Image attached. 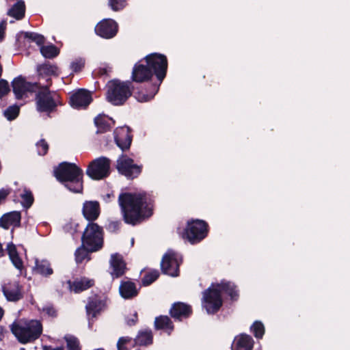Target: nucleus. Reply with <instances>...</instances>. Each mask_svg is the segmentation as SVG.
I'll return each mask as SVG.
<instances>
[{"mask_svg":"<svg viewBox=\"0 0 350 350\" xmlns=\"http://www.w3.org/2000/svg\"><path fill=\"white\" fill-rule=\"evenodd\" d=\"M54 176L68 190L75 193H82L83 190V171L74 163L64 161L54 169Z\"/></svg>","mask_w":350,"mask_h":350,"instance_id":"7ed1b4c3","label":"nucleus"},{"mask_svg":"<svg viewBox=\"0 0 350 350\" xmlns=\"http://www.w3.org/2000/svg\"><path fill=\"white\" fill-rule=\"evenodd\" d=\"M23 286L19 282H9L2 286V291L6 299L9 301L16 302L23 298Z\"/></svg>","mask_w":350,"mask_h":350,"instance_id":"412c9836","label":"nucleus"},{"mask_svg":"<svg viewBox=\"0 0 350 350\" xmlns=\"http://www.w3.org/2000/svg\"><path fill=\"white\" fill-rule=\"evenodd\" d=\"M10 329L21 344L34 342L43 332V326L40 321L32 319L25 321L23 324L14 322Z\"/></svg>","mask_w":350,"mask_h":350,"instance_id":"39448f33","label":"nucleus"},{"mask_svg":"<svg viewBox=\"0 0 350 350\" xmlns=\"http://www.w3.org/2000/svg\"><path fill=\"white\" fill-rule=\"evenodd\" d=\"M215 286L219 288L221 294L222 293L227 294L231 301H235L238 300L239 297V291L237 286L234 283L222 280L219 283L216 282Z\"/></svg>","mask_w":350,"mask_h":350,"instance_id":"bb28decb","label":"nucleus"},{"mask_svg":"<svg viewBox=\"0 0 350 350\" xmlns=\"http://www.w3.org/2000/svg\"><path fill=\"white\" fill-rule=\"evenodd\" d=\"M119 293L124 299H132L138 295L139 289L133 282L122 280L119 286Z\"/></svg>","mask_w":350,"mask_h":350,"instance_id":"5701e85b","label":"nucleus"},{"mask_svg":"<svg viewBox=\"0 0 350 350\" xmlns=\"http://www.w3.org/2000/svg\"><path fill=\"white\" fill-rule=\"evenodd\" d=\"M12 189L10 187L0 189V204L5 202L7 197L11 193Z\"/></svg>","mask_w":350,"mask_h":350,"instance_id":"603ef678","label":"nucleus"},{"mask_svg":"<svg viewBox=\"0 0 350 350\" xmlns=\"http://www.w3.org/2000/svg\"><path fill=\"white\" fill-rule=\"evenodd\" d=\"M33 273L44 278H49L53 274L54 271L49 260L36 259L35 265L33 267Z\"/></svg>","mask_w":350,"mask_h":350,"instance_id":"a878e982","label":"nucleus"},{"mask_svg":"<svg viewBox=\"0 0 350 350\" xmlns=\"http://www.w3.org/2000/svg\"><path fill=\"white\" fill-rule=\"evenodd\" d=\"M6 21H2L0 23V42H1L5 37V31L6 29Z\"/></svg>","mask_w":350,"mask_h":350,"instance_id":"4d7b16f0","label":"nucleus"},{"mask_svg":"<svg viewBox=\"0 0 350 350\" xmlns=\"http://www.w3.org/2000/svg\"><path fill=\"white\" fill-rule=\"evenodd\" d=\"M24 34V38L36 42L38 46H41L44 43V38L43 36L34 32H22Z\"/></svg>","mask_w":350,"mask_h":350,"instance_id":"a19ab883","label":"nucleus"},{"mask_svg":"<svg viewBox=\"0 0 350 350\" xmlns=\"http://www.w3.org/2000/svg\"><path fill=\"white\" fill-rule=\"evenodd\" d=\"M1 253H3V248L1 244L0 243V254Z\"/></svg>","mask_w":350,"mask_h":350,"instance_id":"e2e57ef3","label":"nucleus"},{"mask_svg":"<svg viewBox=\"0 0 350 350\" xmlns=\"http://www.w3.org/2000/svg\"><path fill=\"white\" fill-rule=\"evenodd\" d=\"M94 31L98 36L105 39H111L118 33V25L113 19L105 18L96 25Z\"/></svg>","mask_w":350,"mask_h":350,"instance_id":"dca6fc26","label":"nucleus"},{"mask_svg":"<svg viewBox=\"0 0 350 350\" xmlns=\"http://www.w3.org/2000/svg\"><path fill=\"white\" fill-rule=\"evenodd\" d=\"M120 221H109L105 225V229L111 233H117L120 230Z\"/></svg>","mask_w":350,"mask_h":350,"instance_id":"49530a36","label":"nucleus"},{"mask_svg":"<svg viewBox=\"0 0 350 350\" xmlns=\"http://www.w3.org/2000/svg\"><path fill=\"white\" fill-rule=\"evenodd\" d=\"M10 259L11 262H12L13 265L18 270L21 271L24 266H23V262L21 258L19 256V254H17L16 256H13L12 257H10Z\"/></svg>","mask_w":350,"mask_h":350,"instance_id":"3c124183","label":"nucleus"},{"mask_svg":"<svg viewBox=\"0 0 350 350\" xmlns=\"http://www.w3.org/2000/svg\"><path fill=\"white\" fill-rule=\"evenodd\" d=\"M110 71L107 67H100L95 70V75L98 77L108 76V72Z\"/></svg>","mask_w":350,"mask_h":350,"instance_id":"6e6d98bb","label":"nucleus"},{"mask_svg":"<svg viewBox=\"0 0 350 350\" xmlns=\"http://www.w3.org/2000/svg\"><path fill=\"white\" fill-rule=\"evenodd\" d=\"M126 5V0H109V6L115 12L122 10Z\"/></svg>","mask_w":350,"mask_h":350,"instance_id":"79ce46f5","label":"nucleus"},{"mask_svg":"<svg viewBox=\"0 0 350 350\" xmlns=\"http://www.w3.org/2000/svg\"><path fill=\"white\" fill-rule=\"evenodd\" d=\"M144 59H142L134 65L131 79L132 81L139 83L136 87L142 85L141 90L145 91L146 88H148L147 84L152 83L151 79L154 75L147 64H144Z\"/></svg>","mask_w":350,"mask_h":350,"instance_id":"f8f14e48","label":"nucleus"},{"mask_svg":"<svg viewBox=\"0 0 350 350\" xmlns=\"http://www.w3.org/2000/svg\"><path fill=\"white\" fill-rule=\"evenodd\" d=\"M11 84L16 99H21L26 92H33L36 88H38V83L28 82L21 75L14 78Z\"/></svg>","mask_w":350,"mask_h":350,"instance_id":"f3484780","label":"nucleus"},{"mask_svg":"<svg viewBox=\"0 0 350 350\" xmlns=\"http://www.w3.org/2000/svg\"><path fill=\"white\" fill-rule=\"evenodd\" d=\"M42 350H64V348L62 346L53 348L52 346L50 345H44L42 347Z\"/></svg>","mask_w":350,"mask_h":350,"instance_id":"13d9d810","label":"nucleus"},{"mask_svg":"<svg viewBox=\"0 0 350 350\" xmlns=\"http://www.w3.org/2000/svg\"><path fill=\"white\" fill-rule=\"evenodd\" d=\"M145 63L149 66L152 74L157 77V82L149 83L145 91L141 90L142 86L134 91V97L139 102H147L152 99L159 90V87L166 77L168 62L167 57L161 53H152L144 57Z\"/></svg>","mask_w":350,"mask_h":350,"instance_id":"f03ea898","label":"nucleus"},{"mask_svg":"<svg viewBox=\"0 0 350 350\" xmlns=\"http://www.w3.org/2000/svg\"><path fill=\"white\" fill-rule=\"evenodd\" d=\"M3 314H4V311L2 309V308L0 307V321L1 320L3 316Z\"/></svg>","mask_w":350,"mask_h":350,"instance_id":"052dcab7","label":"nucleus"},{"mask_svg":"<svg viewBox=\"0 0 350 350\" xmlns=\"http://www.w3.org/2000/svg\"><path fill=\"white\" fill-rule=\"evenodd\" d=\"M86 244L81 243V245L79 247L75 252V261L77 264L82 263L85 259L90 260L91 259L90 254L92 253Z\"/></svg>","mask_w":350,"mask_h":350,"instance_id":"72a5a7b5","label":"nucleus"},{"mask_svg":"<svg viewBox=\"0 0 350 350\" xmlns=\"http://www.w3.org/2000/svg\"><path fill=\"white\" fill-rule=\"evenodd\" d=\"M153 342V335L150 329L142 330L138 332L137 336L134 339V344L132 347L148 346L152 345Z\"/></svg>","mask_w":350,"mask_h":350,"instance_id":"7c9ffc66","label":"nucleus"},{"mask_svg":"<svg viewBox=\"0 0 350 350\" xmlns=\"http://www.w3.org/2000/svg\"><path fill=\"white\" fill-rule=\"evenodd\" d=\"M84 66L85 61L81 58L75 59L70 64V68L74 72H81Z\"/></svg>","mask_w":350,"mask_h":350,"instance_id":"de8ad7c7","label":"nucleus"},{"mask_svg":"<svg viewBox=\"0 0 350 350\" xmlns=\"http://www.w3.org/2000/svg\"><path fill=\"white\" fill-rule=\"evenodd\" d=\"M254 341L252 337L246 334L237 336L232 345V350H252Z\"/></svg>","mask_w":350,"mask_h":350,"instance_id":"b1692460","label":"nucleus"},{"mask_svg":"<svg viewBox=\"0 0 350 350\" xmlns=\"http://www.w3.org/2000/svg\"><path fill=\"white\" fill-rule=\"evenodd\" d=\"M154 328L157 330L163 329L168 332V334L174 330V325L170 318L165 315H160L154 319Z\"/></svg>","mask_w":350,"mask_h":350,"instance_id":"2f4dec72","label":"nucleus"},{"mask_svg":"<svg viewBox=\"0 0 350 350\" xmlns=\"http://www.w3.org/2000/svg\"><path fill=\"white\" fill-rule=\"evenodd\" d=\"M100 213V207L97 201H85L83 204L82 214L89 222L96 220Z\"/></svg>","mask_w":350,"mask_h":350,"instance_id":"4be33fe9","label":"nucleus"},{"mask_svg":"<svg viewBox=\"0 0 350 350\" xmlns=\"http://www.w3.org/2000/svg\"><path fill=\"white\" fill-rule=\"evenodd\" d=\"M25 14V2L22 0L18 1L8 10V15L14 18L16 20H21L24 18Z\"/></svg>","mask_w":350,"mask_h":350,"instance_id":"473e14b6","label":"nucleus"},{"mask_svg":"<svg viewBox=\"0 0 350 350\" xmlns=\"http://www.w3.org/2000/svg\"><path fill=\"white\" fill-rule=\"evenodd\" d=\"M40 53L43 57L47 59H53L59 53V49L54 44L40 46Z\"/></svg>","mask_w":350,"mask_h":350,"instance_id":"f704fd0d","label":"nucleus"},{"mask_svg":"<svg viewBox=\"0 0 350 350\" xmlns=\"http://www.w3.org/2000/svg\"><path fill=\"white\" fill-rule=\"evenodd\" d=\"M179 262L176 254L168 250L163 256L161 262V269L163 274L176 277L179 274Z\"/></svg>","mask_w":350,"mask_h":350,"instance_id":"2eb2a0df","label":"nucleus"},{"mask_svg":"<svg viewBox=\"0 0 350 350\" xmlns=\"http://www.w3.org/2000/svg\"><path fill=\"white\" fill-rule=\"evenodd\" d=\"M112 120V118H110L104 114H99L95 117L94 122L95 126L97 127L96 133H104L109 131L111 129L109 121Z\"/></svg>","mask_w":350,"mask_h":350,"instance_id":"c756f323","label":"nucleus"},{"mask_svg":"<svg viewBox=\"0 0 350 350\" xmlns=\"http://www.w3.org/2000/svg\"><path fill=\"white\" fill-rule=\"evenodd\" d=\"M154 200L150 194L143 192H124L118 196V204L124 221L136 226L153 215Z\"/></svg>","mask_w":350,"mask_h":350,"instance_id":"f257e3e1","label":"nucleus"},{"mask_svg":"<svg viewBox=\"0 0 350 350\" xmlns=\"http://www.w3.org/2000/svg\"><path fill=\"white\" fill-rule=\"evenodd\" d=\"M160 275L159 271L157 269L146 272L142 278V285L148 286L156 281Z\"/></svg>","mask_w":350,"mask_h":350,"instance_id":"e433bc0d","label":"nucleus"},{"mask_svg":"<svg viewBox=\"0 0 350 350\" xmlns=\"http://www.w3.org/2000/svg\"><path fill=\"white\" fill-rule=\"evenodd\" d=\"M42 312L46 314L48 317L51 318H56L58 315V312L57 309L54 307L53 304H49L45 305L42 308Z\"/></svg>","mask_w":350,"mask_h":350,"instance_id":"37998d69","label":"nucleus"},{"mask_svg":"<svg viewBox=\"0 0 350 350\" xmlns=\"http://www.w3.org/2000/svg\"><path fill=\"white\" fill-rule=\"evenodd\" d=\"M111 161L105 157L92 160L88 165L85 173L94 180L106 178L110 175Z\"/></svg>","mask_w":350,"mask_h":350,"instance_id":"1a4fd4ad","label":"nucleus"},{"mask_svg":"<svg viewBox=\"0 0 350 350\" xmlns=\"http://www.w3.org/2000/svg\"><path fill=\"white\" fill-rule=\"evenodd\" d=\"M192 314L191 306L180 301L174 303L170 310V314L175 321H181L189 318Z\"/></svg>","mask_w":350,"mask_h":350,"instance_id":"aec40b11","label":"nucleus"},{"mask_svg":"<svg viewBox=\"0 0 350 350\" xmlns=\"http://www.w3.org/2000/svg\"><path fill=\"white\" fill-rule=\"evenodd\" d=\"M138 321V315L137 312H135L131 317H126V323L129 326H133L135 325Z\"/></svg>","mask_w":350,"mask_h":350,"instance_id":"5fc2aeb1","label":"nucleus"},{"mask_svg":"<svg viewBox=\"0 0 350 350\" xmlns=\"http://www.w3.org/2000/svg\"><path fill=\"white\" fill-rule=\"evenodd\" d=\"M20 196L22 199L21 204L26 209L29 208L34 202V197L31 191L27 188L24 189Z\"/></svg>","mask_w":350,"mask_h":350,"instance_id":"c9c22d12","label":"nucleus"},{"mask_svg":"<svg viewBox=\"0 0 350 350\" xmlns=\"http://www.w3.org/2000/svg\"><path fill=\"white\" fill-rule=\"evenodd\" d=\"M132 340V338L129 336L120 337L117 342L118 350H129L126 345L131 343Z\"/></svg>","mask_w":350,"mask_h":350,"instance_id":"a18cd8bd","label":"nucleus"},{"mask_svg":"<svg viewBox=\"0 0 350 350\" xmlns=\"http://www.w3.org/2000/svg\"><path fill=\"white\" fill-rule=\"evenodd\" d=\"M93 101L92 92L80 88L70 93L68 103L75 109H85Z\"/></svg>","mask_w":350,"mask_h":350,"instance_id":"ddd939ff","label":"nucleus"},{"mask_svg":"<svg viewBox=\"0 0 350 350\" xmlns=\"http://www.w3.org/2000/svg\"><path fill=\"white\" fill-rule=\"evenodd\" d=\"M21 214L19 211H12L4 214L0 218V226L8 230L10 226L19 227L21 226Z\"/></svg>","mask_w":350,"mask_h":350,"instance_id":"393cba45","label":"nucleus"},{"mask_svg":"<svg viewBox=\"0 0 350 350\" xmlns=\"http://www.w3.org/2000/svg\"><path fill=\"white\" fill-rule=\"evenodd\" d=\"M20 107L17 105L9 106L3 112L4 116L10 121L15 120L19 115Z\"/></svg>","mask_w":350,"mask_h":350,"instance_id":"ea45409f","label":"nucleus"},{"mask_svg":"<svg viewBox=\"0 0 350 350\" xmlns=\"http://www.w3.org/2000/svg\"><path fill=\"white\" fill-rule=\"evenodd\" d=\"M38 153L39 155L44 156L47 154L49 150V144L44 139H41L36 143Z\"/></svg>","mask_w":350,"mask_h":350,"instance_id":"c03bdc74","label":"nucleus"},{"mask_svg":"<svg viewBox=\"0 0 350 350\" xmlns=\"http://www.w3.org/2000/svg\"><path fill=\"white\" fill-rule=\"evenodd\" d=\"M58 68L54 64H51L49 62H45L42 64L37 66V72L40 78H46V82L47 80L51 79V76H58L57 72Z\"/></svg>","mask_w":350,"mask_h":350,"instance_id":"cd10ccee","label":"nucleus"},{"mask_svg":"<svg viewBox=\"0 0 350 350\" xmlns=\"http://www.w3.org/2000/svg\"><path fill=\"white\" fill-rule=\"evenodd\" d=\"M20 39H21V36L18 35V36H17V39H16V40H17V41H18V42H20Z\"/></svg>","mask_w":350,"mask_h":350,"instance_id":"0e129e2a","label":"nucleus"},{"mask_svg":"<svg viewBox=\"0 0 350 350\" xmlns=\"http://www.w3.org/2000/svg\"><path fill=\"white\" fill-rule=\"evenodd\" d=\"M116 167L120 174L129 180H133L140 175L143 165L135 163L133 159L122 153L116 161Z\"/></svg>","mask_w":350,"mask_h":350,"instance_id":"9d476101","label":"nucleus"},{"mask_svg":"<svg viewBox=\"0 0 350 350\" xmlns=\"http://www.w3.org/2000/svg\"><path fill=\"white\" fill-rule=\"evenodd\" d=\"M107 297L105 294H96L88 297L85 306L87 314L96 318L107 308Z\"/></svg>","mask_w":350,"mask_h":350,"instance_id":"4468645a","label":"nucleus"},{"mask_svg":"<svg viewBox=\"0 0 350 350\" xmlns=\"http://www.w3.org/2000/svg\"><path fill=\"white\" fill-rule=\"evenodd\" d=\"M78 224L73 221H68L63 226L65 232L74 235L77 231Z\"/></svg>","mask_w":350,"mask_h":350,"instance_id":"8fccbe9b","label":"nucleus"},{"mask_svg":"<svg viewBox=\"0 0 350 350\" xmlns=\"http://www.w3.org/2000/svg\"><path fill=\"white\" fill-rule=\"evenodd\" d=\"M67 350H81L79 339L72 335L65 336Z\"/></svg>","mask_w":350,"mask_h":350,"instance_id":"58836bf2","label":"nucleus"},{"mask_svg":"<svg viewBox=\"0 0 350 350\" xmlns=\"http://www.w3.org/2000/svg\"><path fill=\"white\" fill-rule=\"evenodd\" d=\"M8 333V332L5 329V328L0 325V340H2L4 338V334Z\"/></svg>","mask_w":350,"mask_h":350,"instance_id":"bf43d9fd","label":"nucleus"},{"mask_svg":"<svg viewBox=\"0 0 350 350\" xmlns=\"http://www.w3.org/2000/svg\"><path fill=\"white\" fill-rule=\"evenodd\" d=\"M224 304L222 295L215 283L202 292V306L208 314L217 313Z\"/></svg>","mask_w":350,"mask_h":350,"instance_id":"6e6552de","label":"nucleus"},{"mask_svg":"<svg viewBox=\"0 0 350 350\" xmlns=\"http://www.w3.org/2000/svg\"><path fill=\"white\" fill-rule=\"evenodd\" d=\"M137 88L133 85L131 81L112 79L107 84V100L114 106L123 105L132 95L134 96V91Z\"/></svg>","mask_w":350,"mask_h":350,"instance_id":"20e7f679","label":"nucleus"},{"mask_svg":"<svg viewBox=\"0 0 350 350\" xmlns=\"http://www.w3.org/2000/svg\"><path fill=\"white\" fill-rule=\"evenodd\" d=\"M6 251L9 258L18 254L16 245L13 243H10L8 244Z\"/></svg>","mask_w":350,"mask_h":350,"instance_id":"864d4df0","label":"nucleus"},{"mask_svg":"<svg viewBox=\"0 0 350 350\" xmlns=\"http://www.w3.org/2000/svg\"><path fill=\"white\" fill-rule=\"evenodd\" d=\"M111 197H114V195H113V193H107V194L106 195V198H107V199H110Z\"/></svg>","mask_w":350,"mask_h":350,"instance_id":"680f3d73","label":"nucleus"},{"mask_svg":"<svg viewBox=\"0 0 350 350\" xmlns=\"http://www.w3.org/2000/svg\"><path fill=\"white\" fill-rule=\"evenodd\" d=\"M94 285V280L85 277L76 279L72 282L69 281V286L71 291L75 293H79L86 291Z\"/></svg>","mask_w":350,"mask_h":350,"instance_id":"c85d7f7f","label":"nucleus"},{"mask_svg":"<svg viewBox=\"0 0 350 350\" xmlns=\"http://www.w3.org/2000/svg\"><path fill=\"white\" fill-rule=\"evenodd\" d=\"M10 92V88L7 80L0 79V99L8 94Z\"/></svg>","mask_w":350,"mask_h":350,"instance_id":"09e8293b","label":"nucleus"},{"mask_svg":"<svg viewBox=\"0 0 350 350\" xmlns=\"http://www.w3.org/2000/svg\"><path fill=\"white\" fill-rule=\"evenodd\" d=\"M208 223L202 219H191L187 221L182 237L188 240L191 244L198 243L204 239L208 233Z\"/></svg>","mask_w":350,"mask_h":350,"instance_id":"423d86ee","label":"nucleus"},{"mask_svg":"<svg viewBox=\"0 0 350 350\" xmlns=\"http://www.w3.org/2000/svg\"><path fill=\"white\" fill-rule=\"evenodd\" d=\"M250 331L257 339L262 338L265 334V327L261 321H256L250 327Z\"/></svg>","mask_w":350,"mask_h":350,"instance_id":"4c0bfd02","label":"nucleus"},{"mask_svg":"<svg viewBox=\"0 0 350 350\" xmlns=\"http://www.w3.org/2000/svg\"><path fill=\"white\" fill-rule=\"evenodd\" d=\"M81 243L86 244L91 252L101 250L104 243V232L102 226L89 222L81 236Z\"/></svg>","mask_w":350,"mask_h":350,"instance_id":"0eeeda50","label":"nucleus"},{"mask_svg":"<svg viewBox=\"0 0 350 350\" xmlns=\"http://www.w3.org/2000/svg\"><path fill=\"white\" fill-rule=\"evenodd\" d=\"M52 85V80L49 79L47 84L43 85L42 88L43 91H39L36 94V103L38 111L41 113H50L56 110L57 104L51 95L49 90L50 86Z\"/></svg>","mask_w":350,"mask_h":350,"instance_id":"9b49d317","label":"nucleus"},{"mask_svg":"<svg viewBox=\"0 0 350 350\" xmlns=\"http://www.w3.org/2000/svg\"><path fill=\"white\" fill-rule=\"evenodd\" d=\"M109 265L111 269L110 275L113 280L119 278L125 274L127 269L126 264L120 254L116 253L111 255Z\"/></svg>","mask_w":350,"mask_h":350,"instance_id":"6ab92c4d","label":"nucleus"},{"mask_svg":"<svg viewBox=\"0 0 350 350\" xmlns=\"http://www.w3.org/2000/svg\"><path fill=\"white\" fill-rule=\"evenodd\" d=\"M114 140L116 145L124 152L131 147L133 135L129 126L117 128L114 131Z\"/></svg>","mask_w":350,"mask_h":350,"instance_id":"a211bd4d","label":"nucleus"}]
</instances>
